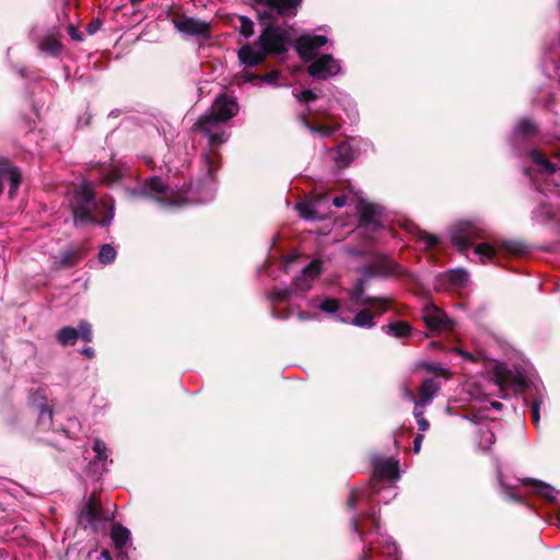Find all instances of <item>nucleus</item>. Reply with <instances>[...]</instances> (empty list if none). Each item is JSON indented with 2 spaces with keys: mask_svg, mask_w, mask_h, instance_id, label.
<instances>
[{
  "mask_svg": "<svg viewBox=\"0 0 560 560\" xmlns=\"http://www.w3.org/2000/svg\"><path fill=\"white\" fill-rule=\"evenodd\" d=\"M448 278L453 283L464 284L468 280V273L463 269H456L450 271Z\"/></svg>",
  "mask_w": 560,
  "mask_h": 560,
  "instance_id": "nucleus-38",
  "label": "nucleus"
},
{
  "mask_svg": "<svg viewBox=\"0 0 560 560\" xmlns=\"http://www.w3.org/2000/svg\"><path fill=\"white\" fill-rule=\"evenodd\" d=\"M147 186L151 191L160 195L156 199L161 202L170 206H180L183 203V200L175 197L173 192H170L163 180L158 177L148 180Z\"/></svg>",
  "mask_w": 560,
  "mask_h": 560,
  "instance_id": "nucleus-15",
  "label": "nucleus"
},
{
  "mask_svg": "<svg viewBox=\"0 0 560 560\" xmlns=\"http://www.w3.org/2000/svg\"><path fill=\"white\" fill-rule=\"evenodd\" d=\"M259 4H265L270 11H276L280 15H294L302 0H255Z\"/></svg>",
  "mask_w": 560,
  "mask_h": 560,
  "instance_id": "nucleus-16",
  "label": "nucleus"
},
{
  "mask_svg": "<svg viewBox=\"0 0 560 560\" xmlns=\"http://www.w3.org/2000/svg\"><path fill=\"white\" fill-rule=\"evenodd\" d=\"M422 319L432 331H446L453 326L447 315L434 304H427L424 306Z\"/></svg>",
  "mask_w": 560,
  "mask_h": 560,
  "instance_id": "nucleus-9",
  "label": "nucleus"
},
{
  "mask_svg": "<svg viewBox=\"0 0 560 560\" xmlns=\"http://www.w3.org/2000/svg\"><path fill=\"white\" fill-rule=\"evenodd\" d=\"M474 253L479 257L481 262H487L495 256V248L489 243L477 244Z\"/></svg>",
  "mask_w": 560,
  "mask_h": 560,
  "instance_id": "nucleus-28",
  "label": "nucleus"
},
{
  "mask_svg": "<svg viewBox=\"0 0 560 560\" xmlns=\"http://www.w3.org/2000/svg\"><path fill=\"white\" fill-rule=\"evenodd\" d=\"M290 291L289 290H275L271 294V299L282 302L289 299Z\"/></svg>",
  "mask_w": 560,
  "mask_h": 560,
  "instance_id": "nucleus-45",
  "label": "nucleus"
},
{
  "mask_svg": "<svg viewBox=\"0 0 560 560\" xmlns=\"http://www.w3.org/2000/svg\"><path fill=\"white\" fill-rule=\"evenodd\" d=\"M267 54L265 52L264 48L257 43L255 46L252 45H244L238 50V58L241 62L247 67H254L258 65L260 61L264 60L265 56Z\"/></svg>",
  "mask_w": 560,
  "mask_h": 560,
  "instance_id": "nucleus-17",
  "label": "nucleus"
},
{
  "mask_svg": "<svg viewBox=\"0 0 560 560\" xmlns=\"http://www.w3.org/2000/svg\"><path fill=\"white\" fill-rule=\"evenodd\" d=\"M375 476L390 481L399 478L398 462L393 459H375L374 460Z\"/></svg>",
  "mask_w": 560,
  "mask_h": 560,
  "instance_id": "nucleus-18",
  "label": "nucleus"
},
{
  "mask_svg": "<svg viewBox=\"0 0 560 560\" xmlns=\"http://www.w3.org/2000/svg\"><path fill=\"white\" fill-rule=\"evenodd\" d=\"M70 207L75 224L95 223L108 225L114 219V201L110 198L95 200L94 187L90 182L75 188L70 198Z\"/></svg>",
  "mask_w": 560,
  "mask_h": 560,
  "instance_id": "nucleus-2",
  "label": "nucleus"
},
{
  "mask_svg": "<svg viewBox=\"0 0 560 560\" xmlns=\"http://www.w3.org/2000/svg\"><path fill=\"white\" fill-rule=\"evenodd\" d=\"M352 324L358 327H373V315L370 310L360 311L353 318Z\"/></svg>",
  "mask_w": 560,
  "mask_h": 560,
  "instance_id": "nucleus-30",
  "label": "nucleus"
},
{
  "mask_svg": "<svg viewBox=\"0 0 560 560\" xmlns=\"http://www.w3.org/2000/svg\"><path fill=\"white\" fill-rule=\"evenodd\" d=\"M303 126L307 128L311 132L317 133L322 137H330L338 129V126H328V125H313L307 121L305 118H302Z\"/></svg>",
  "mask_w": 560,
  "mask_h": 560,
  "instance_id": "nucleus-27",
  "label": "nucleus"
},
{
  "mask_svg": "<svg viewBox=\"0 0 560 560\" xmlns=\"http://www.w3.org/2000/svg\"><path fill=\"white\" fill-rule=\"evenodd\" d=\"M110 537L115 547L121 550L130 540V532L121 525H115L112 529Z\"/></svg>",
  "mask_w": 560,
  "mask_h": 560,
  "instance_id": "nucleus-23",
  "label": "nucleus"
},
{
  "mask_svg": "<svg viewBox=\"0 0 560 560\" xmlns=\"http://www.w3.org/2000/svg\"><path fill=\"white\" fill-rule=\"evenodd\" d=\"M288 43V33L271 25L266 26L257 40V45L261 46L266 54H281L285 51Z\"/></svg>",
  "mask_w": 560,
  "mask_h": 560,
  "instance_id": "nucleus-4",
  "label": "nucleus"
},
{
  "mask_svg": "<svg viewBox=\"0 0 560 560\" xmlns=\"http://www.w3.org/2000/svg\"><path fill=\"white\" fill-rule=\"evenodd\" d=\"M39 422L49 424L51 422V411L46 407H40Z\"/></svg>",
  "mask_w": 560,
  "mask_h": 560,
  "instance_id": "nucleus-46",
  "label": "nucleus"
},
{
  "mask_svg": "<svg viewBox=\"0 0 560 560\" xmlns=\"http://www.w3.org/2000/svg\"><path fill=\"white\" fill-rule=\"evenodd\" d=\"M423 407H418L415 405L413 416L418 424V429L420 431H427L430 427L429 421L424 418V413L422 411Z\"/></svg>",
  "mask_w": 560,
  "mask_h": 560,
  "instance_id": "nucleus-35",
  "label": "nucleus"
},
{
  "mask_svg": "<svg viewBox=\"0 0 560 560\" xmlns=\"http://www.w3.org/2000/svg\"><path fill=\"white\" fill-rule=\"evenodd\" d=\"M69 35L74 40H78V42L82 40V35L80 34V32L73 25L69 26Z\"/></svg>",
  "mask_w": 560,
  "mask_h": 560,
  "instance_id": "nucleus-52",
  "label": "nucleus"
},
{
  "mask_svg": "<svg viewBox=\"0 0 560 560\" xmlns=\"http://www.w3.org/2000/svg\"><path fill=\"white\" fill-rule=\"evenodd\" d=\"M100 174L102 182L107 185H112L122 177V172L113 165L102 166Z\"/></svg>",
  "mask_w": 560,
  "mask_h": 560,
  "instance_id": "nucleus-25",
  "label": "nucleus"
},
{
  "mask_svg": "<svg viewBox=\"0 0 560 560\" xmlns=\"http://www.w3.org/2000/svg\"><path fill=\"white\" fill-rule=\"evenodd\" d=\"M368 557H369V555L364 553V556L362 557V560H368Z\"/></svg>",
  "mask_w": 560,
  "mask_h": 560,
  "instance_id": "nucleus-64",
  "label": "nucleus"
},
{
  "mask_svg": "<svg viewBox=\"0 0 560 560\" xmlns=\"http://www.w3.org/2000/svg\"><path fill=\"white\" fill-rule=\"evenodd\" d=\"M319 308L323 312L334 314L339 308V302L336 299H324L319 304Z\"/></svg>",
  "mask_w": 560,
  "mask_h": 560,
  "instance_id": "nucleus-37",
  "label": "nucleus"
},
{
  "mask_svg": "<svg viewBox=\"0 0 560 560\" xmlns=\"http://www.w3.org/2000/svg\"><path fill=\"white\" fill-rule=\"evenodd\" d=\"M109 517L105 516L98 498L93 493L84 504L81 511V521H85L93 529H97L101 523Z\"/></svg>",
  "mask_w": 560,
  "mask_h": 560,
  "instance_id": "nucleus-11",
  "label": "nucleus"
},
{
  "mask_svg": "<svg viewBox=\"0 0 560 560\" xmlns=\"http://www.w3.org/2000/svg\"><path fill=\"white\" fill-rule=\"evenodd\" d=\"M383 552L386 553L389 557L394 556L397 552V547H396V545L394 542L388 541L384 546Z\"/></svg>",
  "mask_w": 560,
  "mask_h": 560,
  "instance_id": "nucleus-47",
  "label": "nucleus"
},
{
  "mask_svg": "<svg viewBox=\"0 0 560 560\" xmlns=\"http://www.w3.org/2000/svg\"><path fill=\"white\" fill-rule=\"evenodd\" d=\"M542 404V396L537 397L532 404V420L538 427L540 422V406Z\"/></svg>",
  "mask_w": 560,
  "mask_h": 560,
  "instance_id": "nucleus-39",
  "label": "nucleus"
},
{
  "mask_svg": "<svg viewBox=\"0 0 560 560\" xmlns=\"http://www.w3.org/2000/svg\"><path fill=\"white\" fill-rule=\"evenodd\" d=\"M364 495H365V490H359V489L352 490L351 495L347 502L348 506L353 508L355 505V502L360 501Z\"/></svg>",
  "mask_w": 560,
  "mask_h": 560,
  "instance_id": "nucleus-43",
  "label": "nucleus"
},
{
  "mask_svg": "<svg viewBox=\"0 0 560 560\" xmlns=\"http://www.w3.org/2000/svg\"><path fill=\"white\" fill-rule=\"evenodd\" d=\"M351 300L357 305H369L377 314H383L387 311L388 302L384 299H377V298H366L363 293V288L361 285L357 287L351 292Z\"/></svg>",
  "mask_w": 560,
  "mask_h": 560,
  "instance_id": "nucleus-14",
  "label": "nucleus"
},
{
  "mask_svg": "<svg viewBox=\"0 0 560 560\" xmlns=\"http://www.w3.org/2000/svg\"><path fill=\"white\" fill-rule=\"evenodd\" d=\"M278 77H279V73L277 71H272V72L266 74L262 78V81L266 83H269V84H277Z\"/></svg>",
  "mask_w": 560,
  "mask_h": 560,
  "instance_id": "nucleus-48",
  "label": "nucleus"
},
{
  "mask_svg": "<svg viewBox=\"0 0 560 560\" xmlns=\"http://www.w3.org/2000/svg\"><path fill=\"white\" fill-rule=\"evenodd\" d=\"M214 190L212 187L208 188L207 197L199 199L200 202H207L213 199Z\"/></svg>",
  "mask_w": 560,
  "mask_h": 560,
  "instance_id": "nucleus-55",
  "label": "nucleus"
},
{
  "mask_svg": "<svg viewBox=\"0 0 560 560\" xmlns=\"http://www.w3.org/2000/svg\"><path fill=\"white\" fill-rule=\"evenodd\" d=\"M351 526H352L353 530L359 534V524H358L357 518H354V517L352 518Z\"/></svg>",
  "mask_w": 560,
  "mask_h": 560,
  "instance_id": "nucleus-60",
  "label": "nucleus"
},
{
  "mask_svg": "<svg viewBox=\"0 0 560 560\" xmlns=\"http://www.w3.org/2000/svg\"><path fill=\"white\" fill-rule=\"evenodd\" d=\"M293 257H289L287 260H285V269L289 268L290 264L293 261Z\"/></svg>",
  "mask_w": 560,
  "mask_h": 560,
  "instance_id": "nucleus-62",
  "label": "nucleus"
},
{
  "mask_svg": "<svg viewBox=\"0 0 560 560\" xmlns=\"http://www.w3.org/2000/svg\"><path fill=\"white\" fill-rule=\"evenodd\" d=\"M536 127L529 119H523L515 128V135L527 137L535 133Z\"/></svg>",
  "mask_w": 560,
  "mask_h": 560,
  "instance_id": "nucleus-33",
  "label": "nucleus"
},
{
  "mask_svg": "<svg viewBox=\"0 0 560 560\" xmlns=\"http://www.w3.org/2000/svg\"><path fill=\"white\" fill-rule=\"evenodd\" d=\"M299 102H311L317 98L316 94L312 90H304L295 95Z\"/></svg>",
  "mask_w": 560,
  "mask_h": 560,
  "instance_id": "nucleus-44",
  "label": "nucleus"
},
{
  "mask_svg": "<svg viewBox=\"0 0 560 560\" xmlns=\"http://www.w3.org/2000/svg\"><path fill=\"white\" fill-rule=\"evenodd\" d=\"M38 49L49 56H58L61 52L62 45L58 37L54 34H49L39 42Z\"/></svg>",
  "mask_w": 560,
  "mask_h": 560,
  "instance_id": "nucleus-22",
  "label": "nucleus"
},
{
  "mask_svg": "<svg viewBox=\"0 0 560 560\" xmlns=\"http://www.w3.org/2000/svg\"><path fill=\"white\" fill-rule=\"evenodd\" d=\"M350 148L348 144L342 143L338 147V160L340 161V164L347 165L349 164L351 156L349 155Z\"/></svg>",
  "mask_w": 560,
  "mask_h": 560,
  "instance_id": "nucleus-42",
  "label": "nucleus"
},
{
  "mask_svg": "<svg viewBox=\"0 0 560 560\" xmlns=\"http://www.w3.org/2000/svg\"><path fill=\"white\" fill-rule=\"evenodd\" d=\"M487 237V231L478 222H459L453 228L452 242L459 252L466 253L474 240Z\"/></svg>",
  "mask_w": 560,
  "mask_h": 560,
  "instance_id": "nucleus-3",
  "label": "nucleus"
},
{
  "mask_svg": "<svg viewBox=\"0 0 560 560\" xmlns=\"http://www.w3.org/2000/svg\"><path fill=\"white\" fill-rule=\"evenodd\" d=\"M296 210L299 214L306 220L317 219L315 205L310 202H300L296 205Z\"/></svg>",
  "mask_w": 560,
  "mask_h": 560,
  "instance_id": "nucleus-32",
  "label": "nucleus"
},
{
  "mask_svg": "<svg viewBox=\"0 0 560 560\" xmlns=\"http://www.w3.org/2000/svg\"><path fill=\"white\" fill-rule=\"evenodd\" d=\"M524 485H533L535 487V491L537 494L541 495L549 502H553L557 500L559 491L551 487L550 485L544 483L541 481L525 479L523 480Z\"/></svg>",
  "mask_w": 560,
  "mask_h": 560,
  "instance_id": "nucleus-21",
  "label": "nucleus"
},
{
  "mask_svg": "<svg viewBox=\"0 0 560 560\" xmlns=\"http://www.w3.org/2000/svg\"><path fill=\"white\" fill-rule=\"evenodd\" d=\"M4 183L10 185L9 198H14L21 184V173L7 159L0 158V195Z\"/></svg>",
  "mask_w": 560,
  "mask_h": 560,
  "instance_id": "nucleus-10",
  "label": "nucleus"
},
{
  "mask_svg": "<svg viewBox=\"0 0 560 560\" xmlns=\"http://www.w3.org/2000/svg\"><path fill=\"white\" fill-rule=\"evenodd\" d=\"M116 258V250L115 248L109 245L105 244L101 247L98 253V259L102 264L107 265L115 260Z\"/></svg>",
  "mask_w": 560,
  "mask_h": 560,
  "instance_id": "nucleus-31",
  "label": "nucleus"
},
{
  "mask_svg": "<svg viewBox=\"0 0 560 560\" xmlns=\"http://www.w3.org/2000/svg\"><path fill=\"white\" fill-rule=\"evenodd\" d=\"M240 33L245 38H248L254 34V23L246 16H240Z\"/></svg>",
  "mask_w": 560,
  "mask_h": 560,
  "instance_id": "nucleus-34",
  "label": "nucleus"
},
{
  "mask_svg": "<svg viewBox=\"0 0 560 560\" xmlns=\"http://www.w3.org/2000/svg\"><path fill=\"white\" fill-rule=\"evenodd\" d=\"M422 441H423V434H418V435L415 438V441H413V452H415V453H417V454H418V453L420 452Z\"/></svg>",
  "mask_w": 560,
  "mask_h": 560,
  "instance_id": "nucleus-50",
  "label": "nucleus"
},
{
  "mask_svg": "<svg viewBox=\"0 0 560 560\" xmlns=\"http://www.w3.org/2000/svg\"><path fill=\"white\" fill-rule=\"evenodd\" d=\"M418 240L425 246V248H431L435 246L439 242L435 235L427 233L424 231H418Z\"/></svg>",
  "mask_w": 560,
  "mask_h": 560,
  "instance_id": "nucleus-36",
  "label": "nucleus"
},
{
  "mask_svg": "<svg viewBox=\"0 0 560 560\" xmlns=\"http://www.w3.org/2000/svg\"><path fill=\"white\" fill-rule=\"evenodd\" d=\"M322 264L318 260L311 261L302 270V273L295 277L293 287L298 291H308L312 288L313 281L319 276Z\"/></svg>",
  "mask_w": 560,
  "mask_h": 560,
  "instance_id": "nucleus-13",
  "label": "nucleus"
},
{
  "mask_svg": "<svg viewBox=\"0 0 560 560\" xmlns=\"http://www.w3.org/2000/svg\"><path fill=\"white\" fill-rule=\"evenodd\" d=\"M404 397L408 400H413L415 401V397H413V393L410 388L408 387H404Z\"/></svg>",
  "mask_w": 560,
  "mask_h": 560,
  "instance_id": "nucleus-56",
  "label": "nucleus"
},
{
  "mask_svg": "<svg viewBox=\"0 0 560 560\" xmlns=\"http://www.w3.org/2000/svg\"><path fill=\"white\" fill-rule=\"evenodd\" d=\"M332 203L337 208H341L347 203V197L346 196H337L332 199Z\"/></svg>",
  "mask_w": 560,
  "mask_h": 560,
  "instance_id": "nucleus-51",
  "label": "nucleus"
},
{
  "mask_svg": "<svg viewBox=\"0 0 560 560\" xmlns=\"http://www.w3.org/2000/svg\"><path fill=\"white\" fill-rule=\"evenodd\" d=\"M142 0H130V2L132 3V5H138Z\"/></svg>",
  "mask_w": 560,
  "mask_h": 560,
  "instance_id": "nucleus-63",
  "label": "nucleus"
},
{
  "mask_svg": "<svg viewBox=\"0 0 560 560\" xmlns=\"http://www.w3.org/2000/svg\"><path fill=\"white\" fill-rule=\"evenodd\" d=\"M360 223L362 226L373 225L377 226L376 217L380 213V210L376 206L372 203L361 202L360 205Z\"/></svg>",
  "mask_w": 560,
  "mask_h": 560,
  "instance_id": "nucleus-20",
  "label": "nucleus"
},
{
  "mask_svg": "<svg viewBox=\"0 0 560 560\" xmlns=\"http://www.w3.org/2000/svg\"><path fill=\"white\" fill-rule=\"evenodd\" d=\"M174 26L178 32L187 36L210 37V23L196 18L180 15L174 20Z\"/></svg>",
  "mask_w": 560,
  "mask_h": 560,
  "instance_id": "nucleus-7",
  "label": "nucleus"
},
{
  "mask_svg": "<svg viewBox=\"0 0 560 560\" xmlns=\"http://www.w3.org/2000/svg\"><path fill=\"white\" fill-rule=\"evenodd\" d=\"M101 557H102L104 560H113L108 550H103V551L101 552Z\"/></svg>",
  "mask_w": 560,
  "mask_h": 560,
  "instance_id": "nucleus-59",
  "label": "nucleus"
},
{
  "mask_svg": "<svg viewBox=\"0 0 560 560\" xmlns=\"http://www.w3.org/2000/svg\"><path fill=\"white\" fill-rule=\"evenodd\" d=\"M504 248L508 252H511V253H514V254L521 253L520 246L517 244H514V243H506V244H504Z\"/></svg>",
  "mask_w": 560,
  "mask_h": 560,
  "instance_id": "nucleus-54",
  "label": "nucleus"
},
{
  "mask_svg": "<svg viewBox=\"0 0 560 560\" xmlns=\"http://www.w3.org/2000/svg\"><path fill=\"white\" fill-rule=\"evenodd\" d=\"M82 352H83V354H85L88 358H93V355H94V350H93L92 348H90V347L84 348Z\"/></svg>",
  "mask_w": 560,
  "mask_h": 560,
  "instance_id": "nucleus-58",
  "label": "nucleus"
},
{
  "mask_svg": "<svg viewBox=\"0 0 560 560\" xmlns=\"http://www.w3.org/2000/svg\"><path fill=\"white\" fill-rule=\"evenodd\" d=\"M440 390V384L434 378H427L419 387V399L415 400L418 407L430 405Z\"/></svg>",
  "mask_w": 560,
  "mask_h": 560,
  "instance_id": "nucleus-19",
  "label": "nucleus"
},
{
  "mask_svg": "<svg viewBox=\"0 0 560 560\" xmlns=\"http://www.w3.org/2000/svg\"><path fill=\"white\" fill-rule=\"evenodd\" d=\"M383 330L396 338L408 337L411 332V327L406 322H394L383 327Z\"/></svg>",
  "mask_w": 560,
  "mask_h": 560,
  "instance_id": "nucleus-24",
  "label": "nucleus"
},
{
  "mask_svg": "<svg viewBox=\"0 0 560 560\" xmlns=\"http://www.w3.org/2000/svg\"><path fill=\"white\" fill-rule=\"evenodd\" d=\"M327 43L328 39L324 35L305 34L298 38L296 50L303 60L313 61L317 58V50Z\"/></svg>",
  "mask_w": 560,
  "mask_h": 560,
  "instance_id": "nucleus-8",
  "label": "nucleus"
},
{
  "mask_svg": "<svg viewBox=\"0 0 560 560\" xmlns=\"http://www.w3.org/2000/svg\"><path fill=\"white\" fill-rule=\"evenodd\" d=\"M83 256L84 253L81 248L67 250L61 255L60 261L58 262V267L61 268L73 266L75 262L81 260Z\"/></svg>",
  "mask_w": 560,
  "mask_h": 560,
  "instance_id": "nucleus-26",
  "label": "nucleus"
},
{
  "mask_svg": "<svg viewBox=\"0 0 560 560\" xmlns=\"http://www.w3.org/2000/svg\"><path fill=\"white\" fill-rule=\"evenodd\" d=\"M307 71L313 78L327 80L341 72V65L331 55H320L311 62Z\"/></svg>",
  "mask_w": 560,
  "mask_h": 560,
  "instance_id": "nucleus-6",
  "label": "nucleus"
},
{
  "mask_svg": "<svg viewBox=\"0 0 560 560\" xmlns=\"http://www.w3.org/2000/svg\"><path fill=\"white\" fill-rule=\"evenodd\" d=\"M77 330L79 331V336H81L84 341L90 342L92 340V329L88 322H81L79 324V329Z\"/></svg>",
  "mask_w": 560,
  "mask_h": 560,
  "instance_id": "nucleus-40",
  "label": "nucleus"
},
{
  "mask_svg": "<svg viewBox=\"0 0 560 560\" xmlns=\"http://www.w3.org/2000/svg\"><path fill=\"white\" fill-rule=\"evenodd\" d=\"M79 338V331L72 327H63L57 335V340L61 345H72Z\"/></svg>",
  "mask_w": 560,
  "mask_h": 560,
  "instance_id": "nucleus-29",
  "label": "nucleus"
},
{
  "mask_svg": "<svg viewBox=\"0 0 560 560\" xmlns=\"http://www.w3.org/2000/svg\"><path fill=\"white\" fill-rule=\"evenodd\" d=\"M93 450L97 454V459L98 460H106L107 459V457H108L107 447H106V445H105V443L103 441L95 440Z\"/></svg>",
  "mask_w": 560,
  "mask_h": 560,
  "instance_id": "nucleus-41",
  "label": "nucleus"
},
{
  "mask_svg": "<svg viewBox=\"0 0 560 560\" xmlns=\"http://www.w3.org/2000/svg\"><path fill=\"white\" fill-rule=\"evenodd\" d=\"M100 27H101V22L98 20H96V21L91 22L88 25L86 31L89 34L92 35V34L96 33L100 30Z\"/></svg>",
  "mask_w": 560,
  "mask_h": 560,
  "instance_id": "nucleus-49",
  "label": "nucleus"
},
{
  "mask_svg": "<svg viewBox=\"0 0 560 560\" xmlns=\"http://www.w3.org/2000/svg\"><path fill=\"white\" fill-rule=\"evenodd\" d=\"M529 156L533 162L537 165V171L540 175L545 176L546 190L555 191L556 188L560 187V184L556 182V178H560V167L546 160V158L537 150L529 152Z\"/></svg>",
  "mask_w": 560,
  "mask_h": 560,
  "instance_id": "nucleus-5",
  "label": "nucleus"
},
{
  "mask_svg": "<svg viewBox=\"0 0 560 560\" xmlns=\"http://www.w3.org/2000/svg\"><path fill=\"white\" fill-rule=\"evenodd\" d=\"M491 406H492L494 409H498V410H499V409H501L502 404H501V402H498V401H493V402H491Z\"/></svg>",
  "mask_w": 560,
  "mask_h": 560,
  "instance_id": "nucleus-61",
  "label": "nucleus"
},
{
  "mask_svg": "<svg viewBox=\"0 0 560 560\" xmlns=\"http://www.w3.org/2000/svg\"><path fill=\"white\" fill-rule=\"evenodd\" d=\"M482 434L485 435V439H486V442H487V443H489V444H492V443H493V441H494V435H493V433H492V432H490V431H488V430H487V431H485Z\"/></svg>",
  "mask_w": 560,
  "mask_h": 560,
  "instance_id": "nucleus-57",
  "label": "nucleus"
},
{
  "mask_svg": "<svg viewBox=\"0 0 560 560\" xmlns=\"http://www.w3.org/2000/svg\"><path fill=\"white\" fill-rule=\"evenodd\" d=\"M454 351L460 354L467 361H475V357L471 353L464 351L460 348H454Z\"/></svg>",
  "mask_w": 560,
  "mask_h": 560,
  "instance_id": "nucleus-53",
  "label": "nucleus"
},
{
  "mask_svg": "<svg viewBox=\"0 0 560 560\" xmlns=\"http://www.w3.org/2000/svg\"><path fill=\"white\" fill-rule=\"evenodd\" d=\"M237 112L238 104L235 98L226 94H221L213 102L210 113L200 117L195 125V129H199L208 137L210 150L202 155V162L211 180L213 179L214 172L219 167V153L214 150V147L229 139V133L219 122L231 119Z\"/></svg>",
  "mask_w": 560,
  "mask_h": 560,
  "instance_id": "nucleus-1",
  "label": "nucleus"
},
{
  "mask_svg": "<svg viewBox=\"0 0 560 560\" xmlns=\"http://www.w3.org/2000/svg\"><path fill=\"white\" fill-rule=\"evenodd\" d=\"M322 264L318 260L311 261L302 270V273L295 277L293 287L298 291H308L312 288L313 281L319 276Z\"/></svg>",
  "mask_w": 560,
  "mask_h": 560,
  "instance_id": "nucleus-12",
  "label": "nucleus"
}]
</instances>
